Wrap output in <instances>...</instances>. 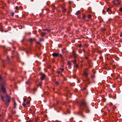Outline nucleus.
<instances>
[{"label":"nucleus","mask_w":122,"mask_h":122,"mask_svg":"<svg viewBox=\"0 0 122 122\" xmlns=\"http://www.w3.org/2000/svg\"><path fill=\"white\" fill-rule=\"evenodd\" d=\"M80 107L81 108L85 110H88V109L86 103L84 101H82L81 102Z\"/></svg>","instance_id":"1"},{"label":"nucleus","mask_w":122,"mask_h":122,"mask_svg":"<svg viewBox=\"0 0 122 122\" xmlns=\"http://www.w3.org/2000/svg\"><path fill=\"white\" fill-rule=\"evenodd\" d=\"M10 96L7 95L5 97V102L6 105L8 106L10 102Z\"/></svg>","instance_id":"2"},{"label":"nucleus","mask_w":122,"mask_h":122,"mask_svg":"<svg viewBox=\"0 0 122 122\" xmlns=\"http://www.w3.org/2000/svg\"><path fill=\"white\" fill-rule=\"evenodd\" d=\"M1 91L4 93H6V89L4 86L2 85H1Z\"/></svg>","instance_id":"3"},{"label":"nucleus","mask_w":122,"mask_h":122,"mask_svg":"<svg viewBox=\"0 0 122 122\" xmlns=\"http://www.w3.org/2000/svg\"><path fill=\"white\" fill-rule=\"evenodd\" d=\"M52 55L54 57H57L58 56L59 54L56 53H54L52 54Z\"/></svg>","instance_id":"4"},{"label":"nucleus","mask_w":122,"mask_h":122,"mask_svg":"<svg viewBox=\"0 0 122 122\" xmlns=\"http://www.w3.org/2000/svg\"><path fill=\"white\" fill-rule=\"evenodd\" d=\"M36 39L35 38L32 39V38H30L29 40V41L30 42H31L33 41L36 40Z\"/></svg>","instance_id":"5"},{"label":"nucleus","mask_w":122,"mask_h":122,"mask_svg":"<svg viewBox=\"0 0 122 122\" xmlns=\"http://www.w3.org/2000/svg\"><path fill=\"white\" fill-rule=\"evenodd\" d=\"M83 75L85 76H87L88 75V73L84 71V72Z\"/></svg>","instance_id":"6"},{"label":"nucleus","mask_w":122,"mask_h":122,"mask_svg":"<svg viewBox=\"0 0 122 122\" xmlns=\"http://www.w3.org/2000/svg\"><path fill=\"white\" fill-rule=\"evenodd\" d=\"M45 77V75H43L41 77V80H42Z\"/></svg>","instance_id":"7"},{"label":"nucleus","mask_w":122,"mask_h":122,"mask_svg":"<svg viewBox=\"0 0 122 122\" xmlns=\"http://www.w3.org/2000/svg\"><path fill=\"white\" fill-rule=\"evenodd\" d=\"M80 13V10H78L77 11L76 14V15H78Z\"/></svg>","instance_id":"8"},{"label":"nucleus","mask_w":122,"mask_h":122,"mask_svg":"<svg viewBox=\"0 0 122 122\" xmlns=\"http://www.w3.org/2000/svg\"><path fill=\"white\" fill-rule=\"evenodd\" d=\"M25 84H26L30 85V82L29 81H28L25 82Z\"/></svg>","instance_id":"9"},{"label":"nucleus","mask_w":122,"mask_h":122,"mask_svg":"<svg viewBox=\"0 0 122 122\" xmlns=\"http://www.w3.org/2000/svg\"><path fill=\"white\" fill-rule=\"evenodd\" d=\"M73 63H74V64H76V60H75V59L73 61Z\"/></svg>","instance_id":"10"},{"label":"nucleus","mask_w":122,"mask_h":122,"mask_svg":"<svg viewBox=\"0 0 122 122\" xmlns=\"http://www.w3.org/2000/svg\"><path fill=\"white\" fill-rule=\"evenodd\" d=\"M39 40L40 41H43L44 40V39L42 38H40Z\"/></svg>","instance_id":"11"},{"label":"nucleus","mask_w":122,"mask_h":122,"mask_svg":"<svg viewBox=\"0 0 122 122\" xmlns=\"http://www.w3.org/2000/svg\"><path fill=\"white\" fill-rule=\"evenodd\" d=\"M38 118H35V121L36 122H37L38 121Z\"/></svg>","instance_id":"12"},{"label":"nucleus","mask_w":122,"mask_h":122,"mask_svg":"<svg viewBox=\"0 0 122 122\" xmlns=\"http://www.w3.org/2000/svg\"><path fill=\"white\" fill-rule=\"evenodd\" d=\"M92 16L90 15H89L88 16V18H89V19H91L92 18Z\"/></svg>","instance_id":"13"},{"label":"nucleus","mask_w":122,"mask_h":122,"mask_svg":"<svg viewBox=\"0 0 122 122\" xmlns=\"http://www.w3.org/2000/svg\"><path fill=\"white\" fill-rule=\"evenodd\" d=\"M62 9H63L62 11L63 12H65L66 10V9L63 8H62Z\"/></svg>","instance_id":"14"},{"label":"nucleus","mask_w":122,"mask_h":122,"mask_svg":"<svg viewBox=\"0 0 122 122\" xmlns=\"http://www.w3.org/2000/svg\"><path fill=\"white\" fill-rule=\"evenodd\" d=\"M58 56L60 57H62V55L61 54H59Z\"/></svg>","instance_id":"15"},{"label":"nucleus","mask_w":122,"mask_h":122,"mask_svg":"<svg viewBox=\"0 0 122 122\" xmlns=\"http://www.w3.org/2000/svg\"><path fill=\"white\" fill-rule=\"evenodd\" d=\"M75 66H74L75 67H78V65L77 64H75Z\"/></svg>","instance_id":"16"},{"label":"nucleus","mask_w":122,"mask_h":122,"mask_svg":"<svg viewBox=\"0 0 122 122\" xmlns=\"http://www.w3.org/2000/svg\"><path fill=\"white\" fill-rule=\"evenodd\" d=\"M42 83L41 82H40V83H39V84L38 85L39 86H40L42 85Z\"/></svg>","instance_id":"17"},{"label":"nucleus","mask_w":122,"mask_h":122,"mask_svg":"<svg viewBox=\"0 0 122 122\" xmlns=\"http://www.w3.org/2000/svg\"><path fill=\"white\" fill-rule=\"evenodd\" d=\"M111 10V9L110 8H108L107 10V11L108 12L109 11H110Z\"/></svg>","instance_id":"18"},{"label":"nucleus","mask_w":122,"mask_h":122,"mask_svg":"<svg viewBox=\"0 0 122 122\" xmlns=\"http://www.w3.org/2000/svg\"><path fill=\"white\" fill-rule=\"evenodd\" d=\"M67 64L69 65H71V62H68Z\"/></svg>","instance_id":"19"},{"label":"nucleus","mask_w":122,"mask_h":122,"mask_svg":"<svg viewBox=\"0 0 122 122\" xmlns=\"http://www.w3.org/2000/svg\"><path fill=\"white\" fill-rule=\"evenodd\" d=\"M85 18H86V17L84 15L83 16L82 18H83V19L84 20L85 19Z\"/></svg>","instance_id":"20"},{"label":"nucleus","mask_w":122,"mask_h":122,"mask_svg":"<svg viewBox=\"0 0 122 122\" xmlns=\"http://www.w3.org/2000/svg\"><path fill=\"white\" fill-rule=\"evenodd\" d=\"M15 9L16 10H18L19 9V8L18 6H16L15 7Z\"/></svg>","instance_id":"21"},{"label":"nucleus","mask_w":122,"mask_h":122,"mask_svg":"<svg viewBox=\"0 0 122 122\" xmlns=\"http://www.w3.org/2000/svg\"><path fill=\"white\" fill-rule=\"evenodd\" d=\"M14 12H12L11 13V15L12 16H13L14 15Z\"/></svg>","instance_id":"22"},{"label":"nucleus","mask_w":122,"mask_h":122,"mask_svg":"<svg viewBox=\"0 0 122 122\" xmlns=\"http://www.w3.org/2000/svg\"><path fill=\"white\" fill-rule=\"evenodd\" d=\"M119 10L121 11H122V7H121L120 8Z\"/></svg>","instance_id":"23"},{"label":"nucleus","mask_w":122,"mask_h":122,"mask_svg":"<svg viewBox=\"0 0 122 122\" xmlns=\"http://www.w3.org/2000/svg\"><path fill=\"white\" fill-rule=\"evenodd\" d=\"M120 36V37L122 36V32H121Z\"/></svg>","instance_id":"24"},{"label":"nucleus","mask_w":122,"mask_h":122,"mask_svg":"<svg viewBox=\"0 0 122 122\" xmlns=\"http://www.w3.org/2000/svg\"><path fill=\"white\" fill-rule=\"evenodd\" d=\"M47 30L46 31H47V32H50V30L49 29H47Z\"/></svg>","instance_id":"25"},{"label":"nucleus","mask_w":122,"mask_h":122,"mask_svg":"<svg viewBox=\"0 0 122 122\" xmlns=\"http://www.w3.org/2000/svg\"><path fill=\"white\" fill-rule=\"evenodd\" d=\"M26 100V99H24L23 100V101L24 102H25Z\"/></svg>","instance_id":"26"},{"label":"nucleus","mask_w":122,"mask_h":122,"mask_svg":"<svg viewBox=\"0 0 122 122\" xmlns=\"http://www.w3.org/2000/svg\"><path fill=\"white\" fill-rule=\"evenodd\" d=\"M23 106H26V104H23Z\"/></svg>","instance_id":"27"},{"label":"nucleus","mask_w":122,"mask_h":122,"mask_svg":"<svg viewBox=\"0 0 122 122\" xmlns=\"http://www.w3.org/2000/svg\"><path fill=\"white\" fill-rule=\"evenodd\" d=\"M36 44H40V43L39 42H36Z\"/></svg>","instance_id":"28"},{"label":"nucleus","mask_w":122,"mask_h":122,"mask_svg":"<svg viewBox=\"0 0 122 122\" xmlns=\"http://www.w3.org/2000/svg\"><path fill=\"white\" fill-rule=\"evenodd\" d=\"M81 46H82V45H81V44H80V45H79V47H81Z\"/></svg>","instance_id":"29"},{"label":"nucleus","mask_w":122,"mask_h":122,"mask_svg":"<svg viewBox=\"0 0 122 122\" xmlns=\"http://www.w3.org/2000/svg\"><path fill=\"white\" fill-rule=\"evenodd\" d=\"M2 79V77L0 76V80H1Z\"/></svg>","instance_id":"30"},{"label":"nucleus","mask_w":122,"mask_h":122,"mask_svg":"<svg viewBox=\"0 0 122 122\" xmlns=\"http://www.w3.org/2000/svg\"><path fill=\"white\" fill-rule=\"evenodd\" d=\"M47 30V29H45L43 30L44 31H46Z\"/></svg>","instance_id":"31"},{"label":"nucleus","mask_w":122,"mask_h":122,"mask_svg":"<svg viewBox=\"0 0 122 122\" xmlns=\"http://www.w3.org/2000/svg\"><path fill=\"white\" fill-rule=\"evenodd\" d=\"M113 4H115V1L114 0L113 1Z\"/></svg>","instance_id":"32"},{"label":"nucleus","mask_w":122,"mask_h":122,"mask_svg":"<svg viewBox=\"0 0 122 122\" xmlns=\"http://www.w3.org/2000/svg\"><path fill=\"white\" fill-rule=\"evenodd\" d=\"M120 2H118L117 3V5H120Z\"/></svg>","instance_id":"33"},{"label":"nucleus","mask_w":122,"mask_h":122,"mask_svg":"<svg viewBox=\"0 0 122 122\" xmlns=\"http://www.w3.org/2000/svg\"><path fill=\"white\" fill-rule=\"evenodd\" d=\"M85 58L86 59H88V57H85Z\"/></svg>","instance_id":"34"},{"label":"nucleus","mask_w":122,"mask_h":122,"mask_svg":"<svg viewBox=\"0 0 122 122\" xmlns=\"http://www.w3.org/2000/svg\"><path fill=\"white\" fill-rule=\"evenodd\" d=\"M56 83L57 84H59V83L57 82H56Z\"/></svg>","instance_id":"35"},{"label":"nucleus","mask_w":122,"mask_h":122,"mask_svg":"<svg viewBox=\"0 0 122 122\" xmlns=\"http://www.w3.org/2000/svg\"><path fill=\"white\" fill-rule=\"evenodd\" d=\"M61 70L62 71H63L64 70V69L63 68H62V69H61Z\"/></svg>","instance_id":"36"},{"label":"nucleus","mask_w":122,"mask_h":122,"mask_svg":"<svg viewBox=\"0 0 122 122\" xmlns=\"http://www.w3.org/2000/svg\"><path fill=\"white\" fill-rule=\"evenodd\" d=\"M86 89V88H83V89H82V90H85V89Z\"/></svg>","instance_id":"37"},{"label":"nucleus","mask_w":122,"mask_h":122,"mask_svg":"<svg viewBox=\"0 0 122 122\" xmlns=\"http://www.w3.org/2000/svg\"><path fill=\"white\" fill-rule=\"evenodd\" d=\"M83 51L84 52L85 51V50L84 49H83Z\"/></svg>","instance_id":"38"},{"label":"nucleus","mask_w":122,"mask_h":122,"mask_svg":"<svg viewBox=\"0 0 122 122\" xmlns=\"http://www.w3.org/2000/svg\"><path fill=\"white\" fill-rule=\"evenodd\" d=\"M58 73H59V72H58Z\"/></svg>","instance_id":"39"},{"label":"nucleus","mask_w":122,"mask_h":122,"mask_svg":"<svg viewBox=\"0 0 122 122\" xmlns=\"http://www.w3.org/2000/svg\"><path fill=\"white\" fill-rule=\"evenodd\" d=\"M45 34V33H44V34Z\"/></svg>","instance_id":"40"}]
</instances>
